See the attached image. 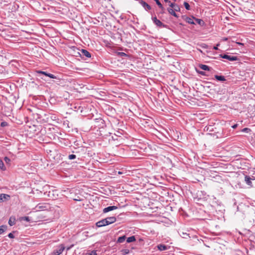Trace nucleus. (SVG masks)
Returning a JSON list of instances; mask_svg holds the SVG:
<instances>
[{"instance_id": "f257e3e1", "label": "nucleus", "mask_w": 255, "mask_h": 255, "mask_svg": "<svg viewBox=\"0 0 255 255\" xmlns=\"http://www.w3.org/2000/svg\"><path fill=\"white\" fill-rule=\"evenodd\" d=\"M177 3L171 2L169 0H165V5L167 6L166 10L172 16H177L175 12L180 11V7Z\"/></svg>"}, {"instance_id": "f03ea898", "label": "nucleus", "mask_w": 255, "mask_h": 255, "mask_svg": "<svg viewBox=\"0 0 255 255\" xmlns=\"http://www.w3.org/2000/svg\"><path fill=\"white\" fill-rule=\"evenodd\" d=\"M120 19H118V21L121 22L122 24H124L125 22L129 25H131L132 23H135V19L134 17H119Z\"/></svg>"}, {"instance_id": "7ed1b4c3", "label": "nucleus", "mask_w": 255, "mask_h": 255, "mask_svg": "<svg viewBox=\"0 0 255 255\" xmlns=\"http://www.w3.org/2000/svg\"><path fill=\"white\" fill-rule=\"evenodd\" d=\"M85 19H91V21L95 24H99L100 22H103V17H98L97 18L96 17H85Z\"/></svg>"}, {"instance_id": "20e7f679", "label": "nucleus", "mask_w": 255, "mask_h": 255, "mask_svg": "<svg viewBox=\"0 0 255 255\" xmlns=\"http://www.w3.org/2000/svg\"><path fill=\"white\" fill-rule=\"evenodd\" d=\"M154 1L160 10V13L162 14L164 13L167 6L165 5V0H163L162 3H161L159 0H155Z\"/></svg>"}, {"instance_id": "39448f33", "label": "nucleus", "mask_w": 255, "mask_h": 255, "mask_svg": "<svg viewBox=\"0 0 255 255\" xmlns=\"http://www.w3.org/2000/svg\"><path fill=\"white\" fill-rule=\"evenodd\" d=\"M65 247L63 244L60 245L58 248L52 252V255H60L64 250Z\"/></svg>"}, {"instance_id": "423d86ee", "label": "nucleus", "mask_w": 255, "mask_h": 255, "mask_svg": "<svg viewBox=\"0 0 255 255\" xmlns=\"http://www.w3.org/2000/svg\"><path fill=\"white\" fill-rule=\"evenodd\" d=\"M220 56L222 58L228 59L231 61H234L238 60V58L235 56H231L227 54H220Z\"/></svg>"}, {"instance_id": "0eeeda50", "label": "nucleus", "mask_w": 255, "mask_h": 255, "mask_svg": "<svg viewBox=\"0 0 255 255\" xmlns=\"http://www.w3.org/2000/svg\"><path fill=\"white\" fill-rule=\"evenodd\" d=\"M153 22L159 27H165L166 25L164 24L160 20L157 19V17H152Z\"/></svg>"}, {"instance_id": "6e6552de", "label": "nucleus", "mask_w": 255, "mask_h": 255, "mask_svg": "<svg viewBox=\"0 0 255 255\" xmlns=\"http://www.w3.org/2000/svg\"><path fill=\"white\" fill-rule=\"evenodd\" d=\"M96 225L97 227H102L105 226L109 225L107 220L106 219H102L96 223Z\"/></svg>"}, {"instance_id": "1a4fd4ad", "label": "nucleus", "mask_w": 255, "mask_h": 255, "mask_svg": "<svg viewBox=\"0 0 255 255\" xmlns=\"http://www.w3.org/2000/svg\"><path fill=\"white\" fill-rule=\"evenodd\" d=\"M36 72H37V74L44 75L45 76L49 77H50V78H52V79H56L57 78V77L55 75H54L53 74H50V73H47L46 72H45V71H37Z\"/></svg>"}, {"instance_id": "9d476101", "label": "nucleus", "mask_w": 255, "mask_h": 255, "mask_svg": "<svg viewBox=\"0 0 255 255\" xmlns=\"http://www.w3.org/2000/svg\"><path fill=\"white\" fill-rule=\"evenodd\" d=\"M117 209H118V207L116 206H108L106 208H105L103 209V212L104 213H106L108 212H110V211H111Z\"/></svg>"}, {"instance_id": "9b49d317", "label": "nucleus", "mask_w": 255, "mask_h": 255, "mask_svg": "<svg viewBox=\"0 0 255 255\" xmlns=\"http://www.w3.org/2000/svg\"><path fill=\"white\" fill-rule=\"evenodd\" d=\"M81 55L85 56L87 58H90L91 56V53L85 49H82L81 50Z\"/></svg>"}, {"instance_id": "f8f14e48", "label": "nucleus", "mask_w": 255, "mask_h": 255, "mask_svg": "<svg viewBox=\"0 0 255 255\" xmlns=\"http://www.w3.org/2000/svg\"><path fill=\"white\" fill-rule=\"evenodd\" d=\"M9 195L6 194H0V203L7 200L9 198Z\"/></svg>"}, {"instance_id": "ddd939ff", "label": "nucleus", "mask_w": 255, "mask_h": 255, "mask_svg": "<svg viewBox=\"0 0 255 255\" xmlns=\"http://www.w3.org/2000/svg\"><path fill=\"white\" fill-rule=\"evenodd\" d=\"M109 225L116 222V218L114 216L109 217L106 218Z\"/></svg>"}, {"instance_id": "4468645a", "label": "nucleus", "mask_w": 255, "mask_h": 255, "mask_svg": "<svg viewBox=\"0 0 255 255\" xmlns=\"http://www.w3.org/2000/svg\"><path fill=\"white\" fill-rule=\"evenodd\" d=\"M157 248L159 251H162L168 249L169 247L163 244H159L157 245Z\"/></svg>"}, {"instance_id": "2eb2a0df", "label": "nucleus", "mask_w": 255, "mask_h": 255, "mask_svg": "<svg viewBox=\"0 0 255 255\" xmlns=\"http://www.w3.org/2000/svg\"><path fill=\"white\" fill-rule=\"evenodd\" d=\"M195 17H186V21L190 24H195Z\"/></svg>"}, {"instance_id": "dca6fc26", "label": "nucleus", "mask_w": 255, "mask_h": 255, "mask_svg": "<svg viewBox=\"0 0 255 255\" xmlns=\"http://www.w3.org/2000/svg\"><path fill=\"white\" fill-rule=\"evenodd\" d=\"M253 179L251 178L249 176L246 175L245 177V181L246 183V184L248 185H250L251 186H252V183L251 180Z\"/></svg>"}, {"instance_id": "f3484780", "label": "nucleus", "mask_w": 255, "mask_h": 255, "mask_svg": "<svg viewBox=\"0 0 255 255\" xmlns=\"http://www.w3.org/2000/svg\"><path fill=\"white\" fill-rule=\"evenodd\" d=\"M48 206V205L47 204H39L37 206L36 208L38 209L41 210H44L47 208V207Z\"/></svg>"}, {"instance_id": "a211bd4d", "label": "nucleus", "mask_w": 255, "mask_h": 255, "mask_svg": "<svg viewBox=\"0 0 255 255\" xmlns=\"http://www.w3.org/2000/svg\"><path fill=\"white\" fill-rule=\"evenodd\" d=\"M141 5L146 9V10H149L151 8L150 6L146 2L141 0L140 2Z\"/></svg>"}, {"instance_id": "6ab92c4d", "label": "nucleus", "mask_w": 255, "mask_h": 255, "mask_svg": "<svg viewBox=\"0 0 255 255\" xmlns=\"http://www.w3.org/2000/svg\"><path fill=\"white\" fill-rule=\"evenodd\" d=\"M199 67L200 69L205 71H210V69H211V68L209 67L208 66L202 64L199 65Z\"/></svg>"}, {"instance_id": "aec40b11", "label": "nucleus", "mask_w": 255, "mask_h": 255, "mask_svg": "<svg viewBox=\"0 0 255 255\" xmlns=\"http://www.w3.org/2000/svg\"><path fill=\"white\" fill-rule=\"evenodd\" d=\"M215 78L217 80L220 81H226L225 77L224 76H221V75H215Z\"/></svg>"}, {"instance_id": "412c9836", "label": "nucleus", "mask_w": 255, "mask_h": 255, "mask_svg": "<svg viewBox=\"0 0 255 255\" xmlns=\"http://www.w3.org/2000/svg\"><path fill=\"white\" fill-rule=\"evenodd\" d=\"M15 223V219L14 217H10L8 220V224L9 226H12Z\"/></svg>"}, {"instance_id": "4be33fe9", "label": "nucleus", "mask_w": 255, "mask_h": 255, "mask_svg": "<svg viewBox=\"0 0 255 255\" xmlns=\"http://www.w3.org/2000/svg\"><path fill=\"white\" fill-rule=\"evenodd\" d=\"M195 24L198 23L201 26H202L204 24V21L201 19H197L195 18Z\"/></svg>"}, {"instance_id": "5701e85b", "label": "nucleus", "mask_w": 255, "mask_h": 255, "mask_svg": "<svg viewBox=\"0 0 255 255\" xmlns=\"http://www.w3.org/2000/svg\"><path fill=\"white\" fill-rule=\"evenodd\" d=\"M135 241V238L133 236L129 237L127 239V242L128 243L134 242Z\"/></svg>"}, {"instance_id": "b1692460", "label": "nucleus", "mask_w": 255, "mask_h": 255, "mask_svg": "<svg viewBox=\"0 0 255 255\" xmlns=\"http://www.w3.org/2000/svg\"><path fill=\"white\" fill-rule=\"evenodd\" d=\"M7 229L6 225H1L0 226V235L2 234Z\"/></svg>"}, {"instance_id": "393cba45", "label": "nucleus", "mask_w": 255, "mask_h": 255, "mask_svg": "<svg viewBox=\"0 0 255 255\" xmlns=\"http://www.w3.org/2000/svg\"><path fill=\"white\" fill-rule=\"evenodd\" d=\"M125 240H126V236H123L120 237L118 238L117 242L119 243H122L125 241Z\"/></svg>"}, {"instance_id": "a878e982", "label": "nucleus", "mask_w": 255, "mask_h": 255, "mask_svg": "<svg viewBox=\"0 0 255 255\" xmlns=\"http://www.w3.org/2000/svg\"><path fill=\"white\" fill-rule=\"evenodd\" d=\"M76 18H77L78 17H76ZM79 18H81L82 19V20L84 22V23H92V22L91 21V19H85V17H79Z\"/></svg>"}, {"instance_id": "bb28decb", "label": "nucleus", "mask_w": 255, "mask_h": 255, "mask_svg": "<svg viewBox=\"0 0 255 255\" xmlns=\"http://www.w3.org/2000/svg\"><path fill=\"white\" fill-rule=\"evenodd\" d=\"M0 169L3 171L6 169V168L4 165V163L1 159H0Z\"/></svg>"}, {"instance_id": "cd10ccee", "label": "nucleus", "mask_w": 255, "mask_h": 255, "mask_svg": "<svg viewBox=\"0 0 255 255\" xmlns=\"http://www.w3.org/2000/svg\"><path fill=\"white\" fill-rule=\"evenodd\" d=\"M121 253L122 255H126L128 254L129 253V250L128 249H123L121 250Z\"/></svg>"}, {"instance_id": "c85d7f7f", "label": "nucleus", "mask_w": 255, "mask_h": 255, "mask_svg": "<svg viewBox=\"0 0 255 255\" xmlns=\"http://www.w3.org/2000/svg\"><path fill=\"white\" fill-rule=\"evenodd\" d=\"M183 4H184V6H185V8L187 10H190V5H189V4L187 2L184 1V3H183Z\"/></svg>"}, {"instance_id": "c756f323", "label": "nucleus", "mask_w": 255, "mask_h": 255, "mask_svg": "<svg viewBox=\"0 0 255 255\" xmlns=\"http://www.w3.org/2000/svg\"><path fill=\"white\" fill-rule=\"evenodd\" d=\"M251 129H250L249 128H243L242 130V131L243 132H247V133H248L250 131H251Z\"/></svg>"}, {"instance_id": "7c9ffc66", "label": "nucleus", "mask_w": 255, "mask_h": 255, "mask_svg": "<svg viewBox=\"0 0 255 255\" xmlns=\"http://www.w3.org/2000/svg\"><path fill=\"white\" fill-rule=\"evenodd\" d=\"M76 156L75 154H70L68 156V158L70 160L74 159L76 158Z\"/></svg>"}, {"instance_id": "2f4dec72", "label": "nucleus", "mask_w": 255, "mask_h": 255, "mask_svg": "<svg viewBox=\"0 0 255 255\" xmlns=\"http://www.w3.org/2000/svg\"><path fill=\"white\" fill-rule=\"evenodd\" d=\"M4 160L5 162V163H7V164H9L10 163V159L8 157H7L6 156H5L4 158Z\"/></svg>"}, {"instance_id": "473e14b6", "label": "nucleus", "mask_w": 255, "mask_h": 255, "mask_svg": "<svg viewBox=\"0 0 255 255\" xmlns=\"http://www.w3.org/2000/svg\"><path fill=\"white\" fill-rule=\"evenodd\" d=\"M118 55L121 57L128 56V55L126 53L122 52H119Z\"/></svg>"}, {"instance_id": "72a5a7b5", "label": "nucleus", "mask_w": 255, "mask_h": 255, "mask_svg": "<svg viewBox=\"0 0 255 255\" xmlns=\"http://www.w3.org/2000/svg\"><path fill=\"white\" fill-rule=\"evenodd\" d=\"M197 72L201 74V75H203V76H206V72H204V71H198L197 70Z\"/></svg>"}, {"instance_id": "f704fd0d", "label": "nucleus", "mask_w": 255, "mask_h": 255, "mask_svg": "<svg viewBox=\"0 0 255 255\" xmlns=\"http://www.w3.org/2000/svg\"><path fill=\"white\" fill-rule=\"evenodd\" d=\"M5 54L4 51L0 47V56H3V55Z\"/></svg>"}, {"instance_id": "c9c22d12", "label": "nucleus", "mask_w": 255, "mask_h": 255, "mask_svg": "<svg viewBox=\"0 0 255 255\" xmlns=\"http://www.w3.org/2000/svg\"><path fill=\"white\" fill-rule=\"evenodd\" d=\"M8 237L10 239H13L14 238V236L12 233L8 234Z\"/></svg>"}, {"instance_id": "e433bc0d", "label": "nucleus", "mask_w": 255, "mask_h": 255, "mask_svg": "<svg viewBox=\"0 0 255 255\" xmlns=\"http://www.w3.org/2000/svg\"><path fill=\"white\" fill-rule=\"evenodd\" d=\"M89 255H97L96 251H92Z\"/></svg>"}, {"instance_id": "4c0bfd02", "label": "nucleus", "mask_w": 255, "mask_h": 255, "mask_svg": "<svg viewBox=\"0 0 255 255\" xmlns=\"http://www.w3.org/2000/svg\"><path fill=\"white\" fill-rule=\"evenodd\" d=\"M23 220L26 221H29V217H24L23 218Z\"/></svg>"}, {"instance_id": "58836bf2", "label": "nucleus", "mask_w": 255, "mask_h": 255, "mask_svg": "<svg viewBox=\"0 0 255 255\" xmlns=\"http://www.w3.org/2000/svg\"><path fill=\"white\" fill-rule=\"evenodd\" d=\"M7 125V123L6 122H2L1 123V127H4Z\"/></svg>"}, {"instance_id": "ea45409f", "label": "nucleus", "mask_w": 255, "mask_h": 255, "mask_svg": "<svg viewBox=\"0 0 255 255\" xmlns=\"http://www.w3.org/2000/svg\"><path fill=\"white\" fill-rule=\"evenodd\" d=\"M238 126V124H235L234 125H233V126H232V128H234V129H235V128H237Z\"/></svg>"}, {"instance_id": "a19ab883", "label": "nucleus", "mask_w": 255, "mask_h": 255, "mask_svg": "<svg viewBox=\"0 0 255 255\" xmlns=\"http://www.w3.org/2000/svg\"><path fill=\"white\" fill-rule=\"evenodd\" d=\"M236 43L239 45L243 46L244 44L243 43L236 42Z\"/></svg>"}, {"instance_id": "79ce46f5", "label": "nucleus", "mask_w": 255, "mask_h": 255, "mask_svg": "<svg viewBox=\"0 0 255 255\" xmlns=\"http://www.w3.org/2000/svg\"><path fill=\"white\" fill-rule=\"evenodd\" d=\"M219 45V44H217V46H214V49H215V50H218V46Z\"/></svg>"}, {"instance_id": "37998d69", "label": "nucleus", "mask_w": 255, "mask_h": 255, "mask_svg": "<svg viewBox=\"0 0 255 255\" xmlns=\"http://www.w3.org/2000/svg\"><path fill=\"white\" fill-rule=\"evenodd\" d=\"M45 122H49V118H46V120L45 121Z\"/></svg>"}, {"instance_id": "c03bdc74", "label": "nucleus", "mask_w": 255, "mask_h": 255, "mask_svg": "<svg viewBox=\"0 0 255 255\" xmlns=\"http://www.w3.org/2000/svg\"><path fill=\"white\" fill-rule=\"evenodd\" d=\"M173 1V2H174L175 3V2H179L178 0H172Z\"/></svg>"}, {"instance_id": "a18cd8bd", "label": "nucleus", "mask_w": 255, "mask_h": 255, "mask_svg": "<svg viewBox=\"0 0 255 255\" xmlns=\"http://www.w3.org/2000/svg\"><path fill=\"white\" fill-rule=\"evenodd\" d=\"M228 39V38H224V39H223V40H225V41H226V40H227Z\"/></svg>"}, {"instance_id": "49530a36", "label": "nucleus", "mask_w": 255, "mask_h": 255, "mask_svg": "<svg viewBox=\"0 0 255 255\" xmlns=\"http://www.w3.org/2000/svg\"><path fill=\"white\" fill-rule=\"evenodd\" d=\"M71 248L70 247H69L67 249V250H69Z\"/></svg>"}, {"instance_id": "de8ad7c7", "label": "nucleus", "mask_w": 255, "mask_h": 255, "mask_svg": "<svg viewBox=\"0 0 255 255\" xmlns=\"http://www.w3.org/2000/svg\"><path fill=\"white\" fill-rule=\"evenodd\" d=\"M226 18L227 19H228V17L226 16Z\"/></svg>"}, {"instance_id": "09e8293b", "label": "nucleus", "mask_w": 255, "mask_h": 255, "mask_svg": "<svg viewBox=\"0 0 255 255\" xmlns=\"http://www.w3.org/2000/svg\"><path fill=\"white\" fill-rule=\"evenodd\" d=\"M180 0H178V2H179Z\"/></svg>"}]
</instances>
